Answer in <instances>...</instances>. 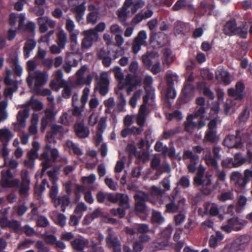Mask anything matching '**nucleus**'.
<instances>
[{"instance_id": "1", "label": "nucleus", "mask_w": 252, "mask_h": 252, "mask_svg": "<svg viewBox=\"0 0 252 252\" xmlns=\"http://www.w3.org/2000/svg\"><path fill=\"white\" fill-rule=\"evenodd\" d=\"M223 31L228 36L237 35L243 39L247 38L248 36V27L246 23L242 26H237V22L233 18L226 22Z\"/></svg>"}, {"instance_id": "2", "label": "nucleus", "mask_w": 252, "mask_h": 252, "mask_svg": "<svg viewBox=\"0 0 252 252\" xmlns=\"http://www.w3.org/2000/svg\"><path fill=\"white\" fill-rule=\"evenodd\" d=\"M230 180L236 188L243 190L247 185L252 181V170L246 169L243 174L239 171H233L230 174Z\"/></svg>"}, {"instance_id": "3", "label": "nucleus", "mask_w": 252, "mask_h": 252, "mask_svg": "<svg viewBox=\"0 0 252 252\" xmlns=\"http://www.w3.org/2000/svg\"><path fill=\"white\" fill-rule=\"evenodd\" d=\"M193 183L196 186H202L201 192L205 195H209L215 189L212 185V180L210 177L203 178V173L199 171L194 178Z\"/></svg>"}, {"instance_id": "4", "label": "nucleus", "mask_w": 252, "mask_h": 252, "mask_svg": "<svg viewBox=\"0 0 252 252\" xmlns=\"http://www.w3.org/2000/svg\"><path fill=\"white\" fill-rule=\"evenodd\" d=\"M218 119L215 118L210 120L208 124V129L205 131L204 140L212 144L216 143L219 140L217 135Z\"/></svg>"}, {"instance_id": "5", "label": "nucleus", "mask_w": 252, "mask_h": 252, "mask_svg": "<svg viewBox=\"0 0 252 252\" xmlns=\"http://www.w3.org/2000/svg\"><path fill=\"white\" fill-rule=\"evenodd\" d=\"M240 133V130H237L235 135H228L226 136L222 142L223 145L229 148L241 149L244 148V145L242 141Z\"/></svg>"}, {"instance_id": "6", "label": "nucleus", "mask_w": 252, "mask_h": 252, "mask_svg": "<svg viewBox=\"0 0 252 252\" xmlns=\"http://www.w3.org/2000/svg\"><path fill=\"white\" fill-rule=\"evenodd\" d=\"M244 227L243 220L238 217H233L228 220L227 223L222 225L221 229L222 231L229 233L232 231L241 230Z\"/></svg>"}, {"instance_id": "7", "label": "nucleus", "mask_w": 252, "mask_h": 252, "mask_svg": "<svg viewBox=\"0 0 252 252\" xmlns=\"http://www.w3.org/2000/svg\"><path fill=\"white\" fill-rule=\"evenodd\" d=\"M1 174L0 183L3 188H14L19 183V179H18L10 180L11 179L13 178V175L10 169H8L5 171H2Z\"/></svg>"}, {"instance_id": "8", "label": "nucleus", "mask_w": 252, "mask_h": 252, "mask_svg": "<svg viewBox=\"0 0 252 252\" xmlns=\"http://www.w3.org/2000/svg\"><path fill=\"white\" fill-rule=\"evenodd\" d=\"M135 201V210L140 212H143L146 209V202L149 200V195L145 192L139 191L134 195Z\"/></svg>"}, {"instance_id": "9", "label": "nucleus", "mask_w": 252, "mask_h": 252, "mask_svg": "<svg viewBox=\"0 0 252 252\" xmlns=\"http://www.w3.org/2000/svg\"><path fill=\"white\" fill-rule=\"evenodd\" d=\"M245 88L244 83L242 81H238L235 85V88L228 89L227 93L229 96L234 97L235 100H242L246 96Z\"/></svg>"}, {"instance_id": "10", "label": "nucleus", "mask_w": 252, "mask_h": 252, "mask_svg": "<svg viewBox=\"0 0 252 252\" xmlns=\"http://www.w3.org/2000/svg\"><path fill=\"white\" fill-rule=\"evenodd\" d=\"M108 234L106 238V244L109 248H112L114 252H121V244L118 237L114 235L113 232L108 229Z\"/></svg>"}, {"instance_id": "11", "label": "nucleus", "mask_w": 252, "mask_h": 252, "mask_svg": "<svg viewBox=\"0 0 252 252\" xmlns=\"http://www.w3.org/2000/svg\"><path fill=\"white\" fill-rule=\"evenodd\" d=\"M1 228H9L14 232L17 233L21 230V225L20 221L17 220H9L6 217H3L0 219Z\"/></svg>"}, {"instance_id": "12", "label": "nucleus", "mask_w": 252, "mask_h": 252, "mask_svg": "<svg viewBox=\"0 0 252 252\" xmlns=\"http://www.w3.org/2000/svg\"><path fill=\"white\" fill-rule=\"evenodd\" d=\"M130 4V0H126L122 7L118 9L116 12L118 20L123 25H127L126 20L128 13L129 12L128 6Z\"/></svg>"}, {"instance_id": "13", "label": "nucleus", "mask_w": 252, "mask_h": 252, "mask_svg": "<svg viewBox=\"0 0 252 252\" xmlns=\"http://www.w3.org/2000/svg\"><path fill=\"white\" fill-rule=\"evenodd\" d=\"M109 81L106 73H102L100 75L99 80L97 82L95 89L99 91L101 95H105L108 92Z\"/></svg>"}, {"instance_id": "14", "label": "nucleus", "mask_w": 252, "mask_h": 252, "mask_svg": "<svg viewBox=\"0 0 252 252\" xmlns=\"http://www.w3.org/2000/svg\"><path fill=\"white\" fill-rule=\"evenodd\" d=\"M186 203V199L184 198H180L177 200L171 201L165 206L166 210L168 213H174L180 209H183Z\"/></svg>"}, {"instance_id": "15", "label": "nucleus", "mask_w": 252, "mask_h": 252, "mask_svg": "<svg viewBox=\"0 0 252 252\" xmlns=\"http://www.w3.org/2000/svg\"><path fill=\"white\" fill-rule=\"evenodd\" d=\"M84 37L81 42V47L83 49H88L91 47L94 40L96 41L98 38L95 37L96 33L90 32L89 30L84 32Z\"/></svg>"}, {"instance_id": "16", "label": "nucleus", "mask_w": 252, "mask_h": 252, "mask_svg": "<svg viewBox=\"0 0 252 252\" xmlns=\"http://www.w3.org/2000/svg\"><path fill=\"white\" fill-rule=\"evenodd\" d=\"M33 75H34L35 81L34 90L40 91V87L47 82L48 74L39 70H36L33 72Z\"/></svg>"}, {"instance_id": "17", "label": "nucleus", "mask_w": 252, "mask_h": 252, "mask_svg": "<svg viewBox=\"0 0 252 252\" xmlns=\"http://www.w3.org/2000/svg\"><path fill=\"white\" fill-rule=\"evenodd\" d=\"M97 57L102 61V64L106 67H109L112 63V58L111 51L101 49L97 53Z\"/></svg>"}, {"instance_id": "18", "label": "nucleus", "mask_w": 252, "mask_h": 252, "mask_svg": "<svg viewBox=\"0 0 252 252\" xmlns=\"http://www.w3.org/2000/svg\"><path fill=\"white\" fill-rule=\"evenodd\" d=\"M250 241V238L247 235L239 236L236 238L233 243V246L236 250H242L245 249Z\"/></svg>"}, {"instance_id": "19", "label": "nucleus", "mask_w": 252, "mask_h": 252, "mask_svg": "<svg viewBox=\"0 0 252 252\" xmlns=\"http://www.w3.org/2000/svg\"><path fill=\"white\" fill-rule=\"evenodd\" d=\"M76 135L80 138H85L89 135L90 130L83 123H79L74 126Z\"/></svg>"}, {"instance_id": "20", "label": "nucleus", "mask_w": 252, "mask_h": 252, "mask_svg": "<svg viewBox=\"0 0 252 252\" xmlns=\"http://www.w3.org/2000/svg\"><path fill=\"white\" fill-rule=\"evenodd\" d=\"M53 202L56 208L61 205V211L64 212L65 211L66 207L68 206L69 205L70 201L69 196L63 195L58 196Z\"/></svg>"}, {"instance_id": "21", "label": "nucleus", "mask_w": 252, "mask_h": 252, "mask_svg": "<svg viewBox=\"0 0 252 252\" xmlns=\"http://www.w3.org/2000/svg\"><path fill=\"white\" fill-rule=\"evenodd\" d=\"M194 87L191 83L185 84L182 89V93L185 98H181L179 100L182 103H186V98H190L194 94Z\"/></svg>"}, {"instance_id": "22", "label": "nucleus", "mask_w": 252, "mask_h": 252, "mask_svg": "<svg viewBox=\"0 0 252 252\" xmlns=\"http://www.w3.org/2000/svg\"><path fill=\"white\" fill-rule=\"evenodd\" d=\"M29 116V110L25 109L23 111H19L17 115V126L19 128H25L26 126V119Z\"/></svg>"}, {"instance_id": "23", "label": "nucleus", "mask_w": 252, "mask_h": 252, "mask_svg": "<svg viewBox=\"0 0 252 252\" xmlns=\"http://www.w3.org/2000/svg\"><path fill=\"white\" fill-rule=\"evenodd\" d=\"M216 78L218 81H221L225 85H228L230 81L228 72L223 68H218L216 72Z\"/></svg>"}, {"instance_id": "24", "label": "nucleus", "mask_w": 252, "mask_h": 252, "mask_svg": "<svg viewBox=\"0 0 252 252\" xmlns=\"http://www.w3.org/2000/svg\"><path fill=\"white\" fill-rule=\"evenodd\" d=\"M156 57H158V54L154 51H148L142 55V61L145 66L150 68L152 66L153 62L152 60Z\"/></svg>"}, {"instance_id": "25", "label": "nucleus", "mask_w": 252, "mask_h": 252, "mask_svg": "<svg viewBox=\"0 0 252 252\" xmlns=\"http://www.w3.org/2000/svg\"><path fill=\"white\" fill-rule=\"evenodd\" d=\"M247 162V157H242L241 153H237L234 155V159H230L228 160V164H232L233 167H238Z\"/></svg>"}, {"instance_id": "26", "label": "nucleus", "mask_w": 252, "mask_h": 252, "mask_svg": "<svg viewBox=\"0 0 252 252\" xmlns=\"http://www.w3.org/2000/svg\"><path fill=\"white\" fill-rule=\"evenodd\" d=\"M36 41L32 39H28L23 47V53L25 59L28 58L31 52L35 47Z\"/></svg>"}, {"instance_id": "27", "label": "nucleus", "mask_w": 252, "mask_h": 252, "mask_svg": "<svg viewBox=\"0 0 252 252\" xmlns=\"http://www.w3.org/2000/svg\"><path fill=\"white\" fill-rule=\"evenodd\" d=\"M183 159L184 160L190 159V163L197 164L199 161V157L194 154L192 151L187 150L183 152Z\"/></svg>"}, {"instance_id": "28", "label": "nucleus", "mask_w": 252, "mask_h": 252, "mask_svg": "<svg viewBox=\"0 0 252 252\" xmlns=\"http://www.w3.org/2000/svg\"><path fill=\"white\" fill-rule=\"evenodd\" d=\"M88 243V241L86 242L81 238H75L71 242V245L73 249L78 251V252H83L86 244Z\"/></svg>"}, {"instance_id": "29", "label": "nucleus", "mask_w": 252, "mask_h": 252, "mask_svg": "<svg viewBox=\"0 0 252 252\" xmlns=\"http://www.w3.org/2000/svg\"><path fill=\"white\" fill-rule=\"evenodd\" d=\"M66 147L72 151L73 153L77 156L83 155L82 150L80 148L78 144L74 143L72 141L68 140L66 142Z\"/></svg>"}, {"instance_id": "30", "label": "nucleus", "mask_w": 252, "mask_h": 252, "mask_svg": "<svg viewBox=\"0 0 252 252\" xmlns=\"http://www.w3.org/2000/svg\"><path fill=\"white\" fill-rule=\"evenodd\" d=\"M194 119L192 117V115H188L187 118V121L184 122V129L185 131L189 132L193 129L196 128V123L193 122L192 120Z\"/></svg>"}, {"instance_id": "31", "label": "nucleus", "mask_w": 252, "mask_h": 252, "mask_svg": "<svg viewBox=\"0 0 252 252\" xmlns=\"http://www.w3.org/2000/svg\"><path fill=\"white\" fill-rule=\"evenodd\" d=\"M30 182H19L18 185L14 188H16L19 189V193L20 195H26L29 193L30 190Z\"/></svg>"}, {"instance_id": "32", "label": "nucleus", "mask_w": 252, "mask_h": 252, "mask_svg": "<svg viewBox=\"0 0 252 252\" xmlns=\"http://www.w3.org/2000/svg\"><path fill=\"white\" fill-rule=\"evenodd\" d=\"M116 94L118 95L117 108L119 111L122 112L126 104V100L124 94L120 90L117 91Z\"/></svg>"}, {"instance_id": "33", "label": "nucleus", "mask_w": 252, "mask_h": 252, "mask_svg": "<svg viewBox=\"0 0 252 252\" xmlns=\"http://www.w3.org/2000/svg\"><path fill=\"white\" fill-rule=\"evenodd\" d=\"M141 82V80L137 76L128 74L125 79V85H131L137 87Z\"/></svg>"}, {"instance_id": "34", "label": "nucleus", "mask_w": 252, "mask_h": 252, "mask_svg": "<svg viewBox=\"0 0 252 252\" xmlns=\"http://www.w3.org/2000/svg\"><path fill=\"white\" fill-rule=\"evenodd\" d=\"M118 202L120 207L124 209H128L129 207L128 197L127 195L123 193H118Z\"/></svg>"}, {"instance_id": "35", "label": "nucleus", "mask_w": 252, "mask_h": 252, "mask_svg": "<svg viewBox=\"0 0 252 252\" xmlns=\"http://www.w3.org/2000/svg\"><path fill=\"white\" fill-rule=\"evenodd\" d=\"M218 199L220 201L222 202H224L228 200H232L234 199L233 192L231 190L222 191L220 194L218 196Z\"/></svg>"}, {"instance_id": "36", "label": "nucleus", "mask_w": 252, "mask_h": 252, "mask_svg": "<svg viewBox=\"0 0 252 252\" xmlns=\"http://www.w3.org/2000/svg\"><path fill=\"white\" fill-rule=\"evenodd\" d=\"M48 17H40L37 18V24L39 26V31L41 33L45 32L47 30L48 28L47 26V24L48 22Z\"/></svg>"}, {"instance_id": "37", "label": "nucleus", "mask_w": 252, "mask_h": 252, "mask_svg": "<svg viewBox=\"0 0 252 252\" xmlns=\"http://www.w3.org/2000/svg\"><path fill=\"white\" fill-rule=\"evenodd\" d=\"M11 63L15 75L17 76H21L23 73V68L19 65L18 59L16 58L12 59Z\"/></svg>"}, {"instance_id": "38", "label": "nucleus", "mask_w": 252, "mask_h": 252, "mask_svg": "<svg viewBox=\"0 0 252 252\" xmlns=\"http://www.w3.org/2000/svg\"><path fill=\"white\" fill-rule=\"evenodd\" d=\"M67 41L66 34L63 31L59 32L58 34L57 43L59 47L64 48Z\"/></svg>"}, {"instance_id": "39", "label": "nucleus", "mask_w": 252, "mask_h": 252, "mask_svg": "<svg viewBox=\"0 0 252 252\" xmlns=\"http://www.w3.org/2000/svg\"><path fill=\"white\" fill-rule=\"evenodd\" d=\"M61 87H63L62 92L63 97L66 99L70 98L72 92V87L66 84L65 82H62Z\"/></svg>"}, {"instance_id": "40", "label": "nucleus", "mask_w": 252, "mask_h": 252, "mask_svg": "<svg viewBox=\"0 0 252 252\" xmlns=\"http://www.w3.org/2000/svg\"><path fill=\"white\" fill-rule=\"evenodd\" d=\"M166 246V243L163 241H156L153 242L150 246L152 251H157L165 249Z\"/></svg>"}, {"instance_id": "41", "label": "nucleus", "mask_w": 252, "mask_h": 252, "mask_svg": "<svg viewBox=\"0 0 252 252\" xmlns=\"http://www.w3.org/2000/svg\"><path fill=\"white\" fill-rule=\"evenodd\" d=\"M152 221L154 223L160 224L164 221V218L160 212L153 211L152 215Z\"/></svg>"}, {"instance_id": "42", "label": "nucleus", "mask_w": 252, "mask_h": 252, "mask_svg": "<svg viewBox=\"0 0 252 252\" xmlns=\"http://www.w3.org/2000/svg\"><path fill=\"white\" fill-rule=\"evenodd\" d=\"M147 38V33L145 31H140L137 36L135 38L133 42L139 44L141 45H144L146 43V39Z\"/></svg>"}, {"instance_id": "43", "label": "nucleus", "mask_w": 252, "mask_h": 252, "mask_svg": "<svg viewBox=\"0 0 252 252\" xmlns=\"http://www.w3.org/2000/svg\"><path fill=\"white\" fill-rule=\"evenodd\" d=\"M11 75V71L9 68H6L5 70V76L4 78V83L7 86L12 85L14 86V84H17V81L13 80L10 77Z\"/></svg>"}, {"instance_id": "44", "label": "nucleus", "mask_w": 252, "mask_h": 252, "mask_svg": "<svg viewBox=\"0 0 252 252\" xmlns=\"http://www.w3.org/2000/svg\"><path fill=\"white\" fill-rule=\"evenodd\" d=\"M217 158H213L211 155H206L204 160L206 164L209 166L213 168H218L219 165Z\"/></svg>"}, {"instance_id": "45", "label": "nucleus", "mask_w": 252, "mask_h": 252, "mask_svg": "<svg viewBox=\"0 0 252 252\" xmlns=\"http://www.w3.org/2000/svg\"><path fill=\"white\" fill-rule=\"evenodd\" d=\"M181 131V127L177 126L175 128L170 129L167 131H164L163 133V138L165 139H169L176 134L180 133Z\"/></svg>"}, {"instance_id": "46", "label": "nucleus", "mask_w": 252, "mask_h": 252, "mask_svg": "<svg viewBox=\"0 0 252 252\" xmlns=\"http://www.w3.org/2000/svg\"><path fill=\"white\" fill-rule=\"evenodd\" d=\"M205 113V109L204 106H198L195 108L193 114H190L189 115H192V117L194 118H197L198 117L203 118Z\"/></svg>"}, {"instance_id": "47", "label": "nucleus", "mask_w": 252, "mask_h": 252, "mask_svg": "<svg viewBox=\"0 0 252 252\" xmlns=\"http://www.w3.org/2000/svg\"><path fill=\"white\" fill-rule=\"evenodd\" d=\"M172 227L169 225L165 229H163L160 232V237L167 240L171 237L172 232Z\"/></svg>"}, {"instance_id": "48", "label": "nucleus", "mask_w": 252, "mask_h": 252, "mask_svg": "<svg viewBox=\"0 0 252 252\" xmlns=\"http://www.w3.org/2000/svg\"><path fill=\"white\" fill-rule=\"evenodd\" d=\"M135 229L137 233L141 234H146L150 231L149 225L144 223L138 224L136 225Z\"/></svg>"}, {"instance_id": "49", "label": "nucleus", "mask_w": 252, "mask_h": 252, "mask_svg": "<svg viewBox=\"0 0 252 252\" xmlns=\"http://www.w3.org/2000/svg\"><path fill=\"white\" fill-rule=\"evenodd\" d=\"M53 185L51 188L49 196L54 202L58 197H57L59 192V189L57 183H52Z\"/></svg>"}, {"instance_id": "50", "label": "nucleus", "mask_w": 252, "mask_h": 252, "mask_svg": "<svg viewBox=\"0 0 252 252\" xmlns=\"http://www.w3.org/2000/svg\"><path fill=\"white\" fill-rule=\"evenodd\" d=\"M36 225L40 227H46L49 225L47 218L43 216H40L36 220Z\"/></svg>"}, {"instance_id": "51", "label": "nucleus", "mask_w": 252, "mask_h": 252, "mask_svg": "<svg viewBox=\"0 0 252 252\" xmlns=\"http://www.w3.org/2000/svg\"><path fill=\"white\" fill-rule=\"evenodd\" d=\"M105 28V24L104 22H100L98 24L94 29L88 30L90 32L96 33L97 38H99L98 32H103Z\"/></svg>"}, {"instance_id": "52", "label": "nucleus", "mask_w": 252, "mask_h": 252, "mask_svg": "<svg viewBox=\"0 0 252 252\" xmlns=\"http://www.w3.org/2000/svg\"><path fill=\"white\" fill-rule=\"evenodd\" d=\"M131 4L128 6V8H130L131 12L132 14L135 13L138 9L141 8L144 5V2L141 1L133 2L132 0H130Z\"/></svg>"}, {"instance_id": "53", "label": "nucleus", "mask_w": 252, "mask_h": 252, "mask_svg": "<svg viewBox=\"0 0 252 252\" xmlns=\"http://www.w3.org/2000/svg\"><path fill=\"white\" fill-rule=\"evenodd\" d=\"M35 248L37 249V252H49L50 249L46 246L41 240H38L35 243Z\"/></svg>"}, {"instance_id": "54", "label": "nucleus", "mask_w": 252, "mask_h": 252, "mask_svg": "<svg viewBox=\"0 0 252 252\" xmlns=\"http://www.w3.org/2000/svg\"><path fill=\"white\" fill-rule=\"evenodd\" d=\"M93 76L92 74H88L86 78L84 77H79L77 79V83L78 84H86L89 85L93 80Z\"/></svg>"}, {"instance_id": "55", "label": "nucleus", "mask_w": 252, "mask_h": 252, "mask_svg": "<svg viewBox=\"0 0 252 252\" xmlns=\"http://www.w3.org/2000/svg\"><path fill=\"white\" fill-rule=\"evenodd\" d=\"M11 137V132L8 129H0V139L9 141Z\"/></svg>"}, {"instance_id": "56", "label": "nucleus", "mask_w": 252, "mask_h": 252, "mask_svg": "<svg viewBox=\"0 0 252 252\" xmlns=\"http://www.w3.org/2000/svg\"><path fill=\"white\" fill-rule=\"evenodd\" d=\"M33 96L31 98V105L35 111H40L43 108L42 103L38 99H33Z\"/></svg>"}, {"instance_id": "57", "label": "nucleus", "mask_w": 252, "mask_h": 252, "mask_svg": "<svg viewBox=\"0 0 252 252\" xmlns=\"http://www.w3.org/2000/svg\"><path fill=\"white\" fill-rule=\"evenodd\" d=\"M33 241L29 239H25L24 241L19 243L18 246L19 250H23L26 248H29L33 243Z\"/></svg>"}, {"instance_id": "58", "label": "nucleus", "mask_w": 252, "mask_h": 252, "mask_svg": "<svg viewBox=\"0 0 252 252\" xmlns=\"http://www.w3.org/2000/svg\"><path fill=\"white\" fill-rule=\"evenodd\" d=\"M125 209L120 207L117 209H112L110 211L111 214L114 216H118L120 218H123L126 215Z\"/></svg>"}, {"instance_id": "59", "label": "nucleus", "mask_w": 252, "mask_h": 252, "mask_svg": "<svg viewBox=\"0 0 252 252\" xmlns=\"http://www.w3.org/2000/svg\"><path fill=\"white\" fill-rule=\"evenodd\" d=\"M98 14L96 12H90L87 16V21L89 23L95 24L97 22Z\"/></svg>"}, {"instance_id": "60", "label": "nucleus", "mask_w": 252, "mask_h": 252, "mask_svg": "<svg viewBox=\"0 0 252 252\" xmlns=\"http://www.w3.org/2000/svg\"><path fill=\"white\" fill-rule=\"evenodd\" d=\"M113 71L115 73V77L116 79L121 81L124 79V75L122 72L121 68L116 66L113 68Z\"/></svg>"}, {"instance_id": "61", "label": "nucleus", "mask_w": 252, "mask_h": 252, "mask_svg": "<svg viewBox=\"0 0 252 252\" xmlns=\"http://www.w3.org/2000/svg\"><path fill=\"white\" fill-rule=\"evenodd\" d=\"M186 0H178L172 7L174 11H178L186 6Z\"/></svg>"}, {"instance_id": "62", "label": "nucleus", "mask_w": 252, "mask_h": 252, "mask_svg": "<svg viewBox=\"0 0 252 252\" xmlns=\"http://www.w3.org/2000/svg\"><path fill=\"white\" fill-rule=\"evenodd\" d=\"M185 219L186 216L184 214L179 213L175 215L174 217L175 225L177 226L180 225L185 221Z\"/></svg>"}, {"instance_id": "63", "label": "nucleus", "mask_w": 252, "mask_h": 252, "mask_svg": "<svg viewBox=\"0 0 252 252\" xmlns=\"http://www.w3.org/2000/svg\"><path fill=\"white\" fill-rule=\"evenodd\" d=\"M55 222L59 226L63 227L66 223V217L65 215L63 214H59L57 216Z\"/></svg>"}, {"instance_id": "64", "label": "nucleus", "mask_w": 252, "mask_h": 252, "mask_svg": "<svg viewBox=\"0 0 252 252\" xmlns=\"http://www.w3.org/2000/svg\"><path fill=\"white\" fill-rule=\"evenodd\" d=\"M160 162V159L159 158H153L151 162V168L154 170H157L158 172V170H159Z\"/></svg>"}]
</instances>
